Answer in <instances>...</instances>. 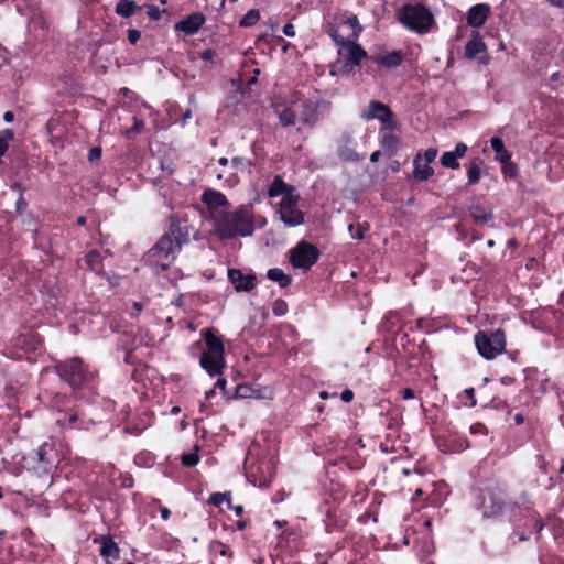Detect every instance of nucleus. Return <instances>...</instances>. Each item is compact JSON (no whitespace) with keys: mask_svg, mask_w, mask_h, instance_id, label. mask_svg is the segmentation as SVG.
I'll list each match as a JSON object with an SVG mask.
<instances>
[{"mask_svg":"<svg viewBox=\"0 0 564 564\" xmlns=\"http://www.w3.org/2000/svg\"><path fill=\"white\" fill-rule=\"evenodd\" d=\"M39 459L37 468L44 473H48L57 462L58 455L53 444L44 443L36 451Z\"/></svg>","mask_w":564,"mask_h":564,"instance_id":"nucleus-20","label":"nucleus"},{"mask_svg":"<svg viewBox=\"0 0 564 564\" xmlns=\"http://www.w3.org/2000/svg\"><path fill=\"white\" fill-rule=\"evenodd\" d=\"M467 145L465 143H458L456 147H455V150L453 151L455 153V155L460 159L463 156H465L466 152H467Z\"/></svg>","mask_w":564,"mask_h":564,"instance_id":"nucleus-56","label":"nucleus"},{"mask_svg":"<svg viewBox=\"0 0 564 564\" xmlns=\"http://www.w3.org/2000/svg\"><path fill=\"white\" fill-rule=\"evenodd\" d=\"M341 48L347 52V63L351 66L358 65L366 57V51L356 43V40L341 39Z\"/></svg>","mask_w":564,"mask_h":564,"instance_id":"nucleus-24","label":"nucleus"},{"mask_svg":"<svg viewBox=\"0 0 564 564\" xmlns=\"http://www.w3.org/2000/svg\"><path fill=\"white\" fill-rule=\"evenodd\" d=\"M491 148L496 152V159L501 163H507L510 160V153L506 150L502 140L498 137H494L490 140Z\"/></svg>","mask_w":564,"mask_h":564,"instance_id":"nucleus-31","label":"nucleus"},{"mask_svg":"<svg viewBox=\"0 0 564 564\" xmlns=\"http://www.w3.org/2000/svg\"><path fill=\"white\" fill-rule=\"evenodd\" d=\"M189 232L186 225L172 224L167 234L150 249L148 261L162 270L170 268L175 261L183 243L188 241Z\"/></svg>","mask_w":564,"mask_h":564,"instance_id":"nucleus-3","label":"nucleus"},{"mask_svg":"<svg viewBox=\"0 0 564 564\" xmlns=\"http://www.w3.org/2000/svg\"><path fill=\"white\" fill-rule=\"evenodd\" d=\"M475 390H463L457 398L465 406L473 408L477 404V400L474 394Z\"/></svg>","mask_w":564,"mask_h":564,"instance_id":"nucleus-41","label":"nucleus"},{"mask_svg":"<svg viewBox=\"0 0 564 564\" xmlns=\"http://www.w3.org/2000/svg\"><path fill=\"white\" fill-rule=\"evenodd\" d=\"M118 480L120 481L121 488L130 489L134 486V478L130 473H120Z\"/></svg>","mask_w":564,"mask_h":564,"instance_id":"nucleus-46","label":"nucleus"},{"mask_svg":"<svg viewBox=\"0 0 564 564\" xmlns=\"http://www.w3.org/2000/svg\"><path fill=\"white\" fill-rule=\"evenodd\" d=\"M155 457L150 452H141L134 456V464L139 467H150L154 464Z\"/></svg>","mask_w":564,"mask_h":564,"instance_id":"nucleus-36","label":"nucleus"},{"mask_svg":"<svg viewBox=\"0 0 564 564\" xmlns=\"http://www.w3.org/2000/svg\"><path fill=\"white\" fill-rule=\"evenodd\" d=\"M534 405L533 397L530 393V390H519L518 393L509 400H501L499 398H492L489 403L481 404L482 408L490 406L492 409H507L508 414L512 412V410H523L527 411L529 408Z\"/></svg>","mask_w":564,"mask_h":564,"instance_id":"nucleus-13","label":"nucleus"},{"mask_svg":"<svg viewBox=\"0 0 564 564\" xmlns=\"http://www.w3.org/2000/svg\"><path fill=\"white\" fill-rule=\"evenodd\" d=\"M100 155H101V150L98 148H94L89 152V160L90 161L97 160L100 158Z\"/></svg>","mask_w":564,"mask_h":564,"instance_id":"nucleus-63","label":"nucleus"},{"mask_svg":"<svg viewBox=\"0 0 564 564\" xmlns=\"http://www.w3.org/2000/svg\"><path fill=\"white\" fill-rule=\"evenodd\" d=\"M229 510H232L236 516L241 517L245 512V508L241 505H234L231 502V508H228Z\"/></svg>","mask_w":564,"mask_h":564,"instance_id":"nucleus-62","label":"nucleus"},{"mask_svg":"<svg viewBox=\"0 0 564 564\" xmlns=\"http://www.w3.org/2000/svg\"><path fill=\"white\" fill-rule=\"evenodd\" d=\"M432 435L435 444L443 453L463 452L471 446L469 440L455 430H433Z\"/></svg>","mask_w":564,"mask_h":564,"instance_id":"nucleus-8","label":"nucleus"},{"mask_svg":"<svg viewBox=\"0 0 564 564\" xmlns=\"http://www.w3.org/2000/svg\"><path fill=\"white\" fill-rule=\"evenodd\" d=\"M268 194L270 197H286L289 194H296L295 188L285 184L281 176L276 175L269 187Z\"/></svg>","mask_w":564,"mask_h":564,"instance_id":"nucleus-29","label":"nucleus"},{"mask_svg":"<svg viewBox=\"0 0 564 564\" xmlns=\"http://www.w3.org/2000/svg\"><path fill=\"white\" fill-rule=\"evenodd\" d=\"M250 162L243 158L235 156L230 160L229 165L225 169H215L216 178L224 181L229 186H234L238 183V173L247 170Z\"/></svg>","mask_w":564,"mask_h":564,"instance_id":"nucleus-17","label":"nucleus"},{"mask_svg":"<svg viewBox=\"0 0 564 564\" xmlns=\"http://www.w3.org/2000/svg\"><path fill=\"white\" fill-rule=\"evenodd\" d=\"M318 259V250L311 243L300 242L290 251V260L294 268L307 270Z\"/></svg>","mask_w":564,"mask_h":564,"instance_id":"nucleus-15","label":"nucleus"},{"mask_svg":"<svg viewBox=\"0 0 564 564\" xmlns=\"http://www.w3.org/2000/svg\"><path fill=\"white\" fill-rule=\"evenodd\" d=\"M401 392L403 400H410L416 397L415 390H401Z\"/></svg>","mask_w":564,"mask_h":564,"instance_id":"nucleus-64","label":"nucleus"},{"mask_svg":"<svg viewBox=\"0 0 564 564\" xmlns=\"http://www.w3.org/2000/svg\"><path fill=\"white\" fill-rule=\"evenodd\" d=\"M147 13L153 20H158L161 17V11L155 6H148V12Z\"/></svg>","mask_w":564,"mask_h":564,"instance_id":"nucleus-55","label":"nucleus"},{"mask_svg":"<svg viewBox=\"0 0 564 564\" xmlns=\"http://www.w3.org/2000/svg\"><path fill=\"white\" fill-rule=\"evenodd\" d=\"M486 51V44L479 32H473L471 39L465 46V56L468 59H474L478 54Z\"/></svg>","mask_w":564,"mask_h":564,"instance_id":"nucleus-27","label":"nucleus"},{"mask_svg":"<svg viewBox=\"0 0 564 564\" xmlns=\"http://www.w3.org/2000/svg\"><path fill=\"white\" fill-rule=\"evenodd\" d=\"M475 344L482 357L494 359L505 350V334L501 330H496L490 335L480 332L475 336Z\"/></svg>","mask_w":564,"mask_h":564,"instance_id":"nucleus-9","label":"nucleus"},{"mask_svg":"<svg viewBox=\"0 0 564 564\" xmlns=\"http://www.w3.org/2000/svg\"><path fill=\"white\" fill-rule=\"evenodd\" d=\"M205 22V17L202 13L195 12L180 21L175 29L184 32L187 35L196 33Z\"/></svg>","mask_w":564,"mask_h":564,"instance_id":"nucleus-25","label":"nucleus"},{"mask_svg":"<svg viewBox=\"0 0 564 564\" xmlns=\"http://www.w3.org/2000/svg\"><path fill=\"white\" fill-rule=\"evenodd\" d=\"M490 13V7L486 3L473 6L467 12V23L473 28H480L485 24Z\"/></svg>","mask_w":564,"mask_h":564,"instance_id":"nucleus-23","label":"nucleus"},{"mask_svg":"<svg viewBox=\"0 0 564 564\" xmlns=\"http://www.w3.org/2000/svg\"><path fill=\"white\" fill-rule=\"evenodd\" d=\"M249 525V521L246 519H239L237 521H234L230 525H225V529H228L232 532L235 531H242Z\"/></svg>","mask_w":564,"mask_h":564,"instance_id":"nucleus-47","label":"nucleus"},{"mask_svg":"<svg viewBox=\"0 0 564 564\" xmlns=\"http://www.w3.org/2000/svg\"><path fill=\"white\" fill-rule=\"evenodd\" d=\"M248 481L259 488H269L275 477V466L271 460L258 459L257 462L245 463Z\"/></svg>","mask_w":564,"mask_h":564,"instance_id":"nucleus-7","label":"nucleus"},{"mask_svg":"<svg viewBox=\"0 0 564 564\" xmlns=\"http://www.w3.org/2000/svg\"><path fill=\"white\" fill-rule=\"evenodd\" d=\"M95 544H99V555L105 564H115L120 560L121 550L111 534H102L94 539Z\"/></svg>","mask_w":564,"mask_h":564,"instance_id":"nucleus-19","label":"nucleus"},{"mask_svg":"<svg viewBox=\"0 0 564 564\" xmlns=\"http://www.w3.org/2000/svg\"><path fill=\"white\" fill-rule=\"evenodd\" d=\"M198 451H199V447H198V445H196L194 447V452L183 454L181 456V462H182L183 466H185V467L196 466L199 462V456L197 453Z\"/></svg>","mask_w":564,"mask_h":564,"instance_id":"nucleus-37","label":"nucleus"},{"mask_svg":"<svg viewBox=\"0 0 564 564\" xmlns=\"http://www.w3.org/2000/svg\"><path fill=\"white\" fill-rule=\"evenodd\" d=\"M58 126H59V122L55 119H51L47 123H46V130L47 132L52 135V137H56L55 133L58 132Z\"/></svg>","mask_w":564,"mask_h":564,"instance_id":"nucleus-53","label":"nucleus"},{"mask_svg":"<svg viewBox=\"0 0 564 564\" xmlns=\"http://www.w3.org/2000/svg\"><path fill=\"white\" fill-rule=\"evenodd\" d=\"M283 33L286 35V36H295V29H294V25L291 24V23H288L286 25H284L283 28Z\"/></svg>","mask_w":564,"mask_h":564,"instance_id":"nucleus-60","label":"nucleus"},{"mask_svg":"<svg viewBox=\"0 0 564 564\" xmlns=\"http://www.w3.org/2000/svg\"><path fill=\"white\" fill-rule=\"evenodd\" d=\"M524 412L523 410H519L514 415H513V421H514V424L516 425H521L524 423Z\"/></svg>","mask_w":564,"mask_h":564,"instance_id":"nucleus-59","label":"nucleus"},{"mask_svg":"<svg viewBox=\"0 0 564 564\" xmlns=\"http://www.w3.org/2000/svg\"><path fill=\"white\" fill-rule=\"evenodd\" d=\"M228 278L237 291H250L256 285V276L243 274L240 270L231 269L228 271Z\"/></svg>","mask_w":564,"mask_h":564,"instance_id":"nucleus-22","label":"nucleus"},{"mask_svg":"<svg viewBox=\"0 0 564 564\" xmlns=\"http://www.w3.org/2000/svg\"><path fill=\"white\" fill-rule=\"evenodd\" d=\"M202 334L206 343V349L199 360L200 367L210 377H217L213 388H225L226 379L221 377L225 368L224 345L212 329H204Z\"/></svg>","mask_w":564,"mask_h":564,"instance_id":"nucleus-4","label":"nucleus"},{"mask_svg":"<svg viewBox=\"0 0 564 564\" xmlns=\"http://www.w3.org/2000/svg\"><path fill=\"white\" fill-rule=\"evenodd\" d=\"M76 421H77V414L76 413H70L68 415H65L64 419H58L57 420V422L62 426H72Z\"/></svg>","mask_w":564,"mask_h":564,"instance_id":"nucleus-51","label":"nucleus"},{"mask_svg":"<svg viewBox=\"0 0 564 564\" xmlns=\"http://www.w3.org/2000/svg\"><path fill=\"white\" fill-rule=\"evenodd\" d=\"M421 155H422V162L425 161L426 163L431 164L432 162H434V160L437 156V149L430 148L426 151H424L423 153H421Z\"/></svg>","mask_w":564,"mask_h":564,"instance_id":"nucleus-48","label":"nucleus"},{"mask_svg":"<svg viewBox=\"0 0 564 564\" xmlns=\"http://www.w3.org/2000/svg\"><path fill=\"white\" fill-rule=\"evenodd\" d=\"M469 433L471 436H475L476 438H486L488 436V427L481 423V422H476L474 424L470 425L469 427Z\"/></svg>","mask_w":564,"mask_h":564,"instance_id":"nucleus-42","label":"nucleus"},{"mask_svg":"<svg viewBox=\"0 0 564 564\" xmlns=\"http://www.w3.org/2000/svg\"><path fill=\"white\" fill-rule=\"evenodd\" d=\"M225 501V496L221 492H214L208 498V503L214 507H220Z\"/></svg>","mask_w":564,"mask_h":564,"instance_id":"nucleus-49","label":"nucleus"},{"mask_svg":"<svg viewBox=\"0 0 564 564\" xmlns=\"http://www.w3.org/2000/svg\"><path fill=\"white\" fill-rule=\"evenodd\" d=\"M141 34L138 30H129L128 39L131 44H135L140 39Z\"/></svg>","mask_w":564,"mask_h":564,"instance_id":"nucleus-57","label":"nucleus"},{"mask_svg":"<svg viewBox=\"0 0 564 564\" xmlns=\"http://www.w3.org/2000/svg\"><path fill=\"white\" fill-rule=\"evenodd\" d=\"M399 21L417 33L426 32L433 24V15L422 4H405L398 12Z\"/></svg>","mask_w":564,"mask_h":564,"instance_id":"nucleus-6","label":"nucleus"},{"mask_svg":"<svg viewBox=\"0 0 564 564\" xmlns=\"http://www.w3.org/2000/svg\"><path fill=\"white\" fill-rule=\"evenodd\" d=\"M238 399H273V390H206L200 412L207 415L220 412L225 405Z\"/></svg>","mask_w":564,"mask_h":564,"instance_id":"nucleus-5","label":"nucleus"},{"mask_svg":"<svg viewBox=\"0 0 564 564\" xmlns=\"http://www.w3.org/2000/svg\"><path fill=\"white\" fill-rule=\"evenodd\" d=\"M328 33H329V35L333 37V40L336 42V44H337L338 46H340V47H341L340 40H341V39H344V37H343V36H339V34H338L337 30H335V29H333V28H332V29L328 31Z\"/></svg>","mask_w":564,"mask_h":564,"instance_id":"nucleus-61","label":"nucleus"},{"mask_svg":"<svg viewBox=\"0 0 564 564\" xmlns=\"http://www.w3.org/2000/svg\"><path fill=\"white\" fill-rule=\"evenodd\" d=\"M338 155L346 161H358L361 159L355 149L351 132H344L340 135L338 140Z\"/></svg>","mask_w":564,"mask_h":564,"instance_id":"nucleus-21","label":"nucleus"},{"mask_svg":"<svg viewBox=\"0 0 564 564\" xmlns=\"http://www.w3.org/2000/svg\"><path fill=\"white\" fill-rule=\"evenodd\" d=\"M360 118L365 121L378 120L383 128H398V122L391 109L377 100L370 101L362 108Z\"/></svg>","mask_w":564,"mask_h":564,"instance_id":"nucleus-11","label":"nucleus"},{"mask_svg":"<svg viewBox=\"0 0 564 564\" xmlns=\"http://www.w3.org/2000/svg\"><path fill=\"white\" fill-rule=\"evenodd\" d=\"M286 304L283 301H276L273 304V313L276 316H283L286 313Z\"/></svg>","mask_w":564,"mask_h":564,"instance_id":"nucleus-52","label":"nucleus"},{"mask_svg":"<svg viewBox=\"0 0 564 564\" xmlns=\"http://www.w3.org/2000/svg\"><path fill=\"white\" fill-rule=\"evenodd\" d=\"M210 549L216 555L232 557V551L220 541H213Z\"/></svg>","mask_w":564,"mask_h":564,"instance_id":"nucleus-44","label":"nucleus"},{"mask_svg":"<svg viewBox=\"0 0 564 564\" xmlns=\"http://www.w3.org/2000/svg\"><path fill=\"white\" fill-rule=\"evenodd\" d=\"M259 19H260V12L256 9H251L242 17L239 24L245 28L251 26V25L256 24L259 21Z\"/></svg>","mask_w":564,"mask_h":564,"instance_id":"nucleus-39","label":"nucleus"},{"mask_svg":"<svg viewBox=\"0 0 564 564\" xmlns=\"http://www.w3.org/2000/svg\"><path fill=\"white\" fill-rule=\"evenodd\" d=\"M268 279L278 282L280 286L284 288L290 284L291 279L281 269L273 268L267 272Z\"/></svg>","mask_w":564,"mask_h":564,"instance_id":"nucleus-33","label":"nucleus"},{"mask_svg":"<svg viewBox=\"0 0 564 564\" xmlns=\"http://www.w3.org/2000/svg\"><path fill=\"white\" fill-rule=\"evenodd\" d=\"M141 8L132 0H119L116 6V13L129 18Z\"/></svg>","mask_w":564,"mask_h":564,"instance_id":"nucleus-30","label":"nucleus"},{"mask_svg":"<svg viewBox=\"0 0 564 564\" xmlns=\"http://www.w3.org/2000/svg\"><path fill=\"white\" fill-rule=\"evenodd\" d=\"M202 200L207 206V215L206 218L210 219L213 223L220 216L226 208L229 206V202L226 196L215 189H207L202 195Z\"/></svg>","mask_w":564,"mask_h":564,"instance_id":"nucleus-16","label":"nucleus"},{"mask_svg":"<svg viewBox=\"0 0 564 564\" xmlns=\"http://www.w3.org/2000/svg\"><path fill=\"white\" fill-rule=\"evenodd\" d=\"M397 128H383L380 129L381 145L386 152L391 156L395 153L399 147V137L394 133Z\"/></svg>","mask_w":564,"mask_h":564,"instance_id":"nucleus-26","label":"nucleus"},{"mask_svg":"<svg viewBox=\"0 0 564 564\" xmlns=\"http://www.w3.org/2000/svg\"><path fill=\"white\" fill-rule=\"evenodd\" d=\"M85 262L90 270L97 273H99L102 269L101 257L99 252L95 250H91L87 253Z\"/></svg>","mask_w":564,"mask_h":564,"instance_id":"nucleus-34","label":"nucleus"},{"mask_svg":"<svg viewBox=\"0 0 564 564\" xmlns=\"http://www.w3.org/2000/svg\"><path fill=\"white\" fill-rule=\"evenodd\" d=\"M478 509L482 518L508 521L513 531L508 535L509 545L528 541L532 532L540 534L545 527L529 496L523 492L518 499H509L505 489L487 487L480 491Z\"/></svg>","mask_w":564,"mask_h":564,"instance_id":"nucleus-1","label":"nucleus"},{"mask_svg":"<svg viewBox=\"0 0 564 564\" xmlns=\"http://www.w3.org/2000/svg\"><path fill=\"white\" fill-rule=\"evenodd\" d=\"M482 161L480 159H474L467 170L468 183L476 184L480 178Z\"/></svg>","mask_w":564,"mask_h":564,"instance_id":"nucleus-32","label":"nucleus"},{"mask_svg":"<svg viewBox=\"0 0 564 564\" xmlns=\"http://www.w3.org/2000/svg\"><path fill=\"white\" fill-rule=\"evenodd\" d=\"M441 163L443 166L448 169H458V158L455 155L453 151L444 152L441 156Z\"/></svg>","mask_w":564,"mask_h":564,"instance_id":"nucleus-38","label":"nucleus"},{"mask_svg":"<svg viewBox=\"0 0 564 564\" xmlns=\"http://www.w3.org/2000/svg\"><path fill=\"white\" fill-rule=\"evenodd\" d=\"M265 224V218L254 215L252 205H241L218 216L213 223V232L219 239L245 238L252 236L256 228H262Z\"/></svg>","mask_w":564,"mask_h":564,"instance_id":"nucleus-2","label":"nucleus"},{"mask_svg":"<svg viewBox=\"0 0 564 564\" xmlns=\"http://www.w3.org/2000/svg\"><path fill=\"white\" fill-rule=\"evenodd\" d=\"M297 194H289L286 197H282L278 205L280 220L289 227L299 226L304 221V214L297 208Z\"/></svg>","mask_w":564,"mask_h":564,"instance_id":"nucleus-12","label":"nucleus"},{"mask_svg":"<svg viewBox=\"0 0 564 564\" xmlns=\"http://www.w3.org/2000/svg\"><path fill=\"white\" fill-rule=\"evenodd\" d=\"M368 228H369V226L366 223L357 224V225L350 224L348 226V231H349L351 238H354V239H362L364 236H365V231H367Z\"/></svg>","mask_w":564,"mask_h":564,"instance_id":"nucleus-43","label":"nucleus"},{"mask_svg":"<svg viewBox=\"0 0 564 564\" xmlns=\"http://www.w3.org/2000/svg\"><path fill=\"white\" fill-rule=\"evenodd\" d=\"M144 127V122L140 119L134 118V124L131 129L126 131V134L128 137H131L132 134L140 133Z\"/></svg>","mask_w":564,"mask_h":564,"instance_id":"nucleus-50","label":"nucleus"},{"mask_svg":"<svg viewBox=\"0 0 564 564\" xmlns=\"http://www.w3.org/2000/svg\"><path fill=\"white\" fill-rule=\"evenodd\" d=\"M402 61V56L399 52H392L381 57L380 63L387 67H395Z\"/></svg>","mask_w":564,"mask_h":564,"instance_id":"nucleus-40","label":"nucleus"},{"mask_svg":"<svg viewBox=\"0 0 564 564\" xmlns=\"http://www.w3.org/2000/svg\"><path fill=\"white\" fill-rule=\"evenodd\" d=\"M339 398L343 402L348 403L354 399V392L352 390H343Z\"/></svg>","mask_w":564,"mask_h":564,"instance_id":"nucleus-58","label":"nucleus"},{"mask_svg":"<svg viewBox=\"0 0 564 564\" xmlns=\"http://www.w3.org/2000/svg\"><path fill=\"white\" fill-rule=\"evenodd\" d=\"M328 108V102L319 96L304 98L301 94L300 121L307 126H314L319 116Z\"/></svg>","mask_w":564,"mask_h":564,"instance_id":"nucleus-10","label":"nucleus"},{"mask_svg":"<svg viewBox=\"0 0 564 564\" xmlns=\"http://www.w3.org/2000/svg\"><path fill=\"white\" fill-rule=\"evenodd\" d=\"M59 375L65 377V382L69 386H83L90 383L94 372L85 370L78 358L68 361L61 370Z\"/></svg>","mask_w":564,"mask_h":564,"instance_id":"nucleus-14","label":"nucleus"},{"mask_svg":"<svg viewBox=\"0 0 564 564\" xmlns=\"http://www.w3.org/2000/svg\"><path fill=\"white\" fill-rule=\"evenodd\" d=\"M414 171H413V177L417 181H426L434 174V170L431 166L430 163H426L425 161L422 162V155L421 152H419L414 160Z\"/></svg>","mask_w":564,"mask_h":564,"instance_id":"nucleus-28","label":"nucleus"},{"mask_svg":"<svg viewBox=\"0 0 564 564\" xmlns=\"http://www.w3.org/2000/svg\"><path fill=\"white\" fill-rule=\"evenodd\" d=\"M301 93H293L285 104H280L275 107V112L279 117L280 123L284 127L293 126L300 111Z\"/></svg>","mask_w":564,"mask_h":564,"instance_id":"nucleus-18","label":"nucleus"},{"mask_svg":"<svg viewBox=\"0 0 564 564\" xmlns=\"http://www.w3.org/2000/svg\"><path fill=\"white\" fill-rule=\"evenodd\" d=\"M154 502L159 506L161 518L165 521L169 520L171 517V510L167 507L161 506L160 500H154Z\"/></svg>","mask_w":564,"mask_h":564,"instance_id":"nucleus-54","label":"nucleus"},{"mask_svg":"<svg viewBox=\"0 0 564 564\" xmlns=\"http://www.w3.org/2000/svg\"><path fill=\"white\" fill-rule=\"evenodd\" d=\"M343 24L351 30V33L349 34V37H351L350 40H352V39L357 40L361 32V26L359 24L357 17L356 15L347 17L343 21Z\"/></svg>","mask_w":564,"mask_h":564,"instance_id":"nucleus-35","label":"nucleus"},{"mask_svg":"<svg viewBox=\"0 0 564 564\" xmlns=\"http://www.w3.org/2000/svg\"><path fill=\"white\" fill-rule=\"evenodd\" d=\"M470 216L478 223H487L492 218L491 213L478 206L471 210Z\"/></svg>","mask_w":564,"mask_h":564,"instance_id":"nucleus-45","label":"nucleus"}]
</instances>
